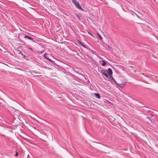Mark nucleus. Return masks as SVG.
<instances>
[{"label":"nucleus","instance_id":"20e7f679","mask_svg":"<svg viewBox=\"0 0 158 158\" xmlns=\"http://www.w3.org/2000/svg\"><path fill=\"white\" fill-rule=\"evenodd\" d=\"M106 71L108 73V74H109L110 76L112 74V71L111 69L110 68H108V71H107L106 70Z\"/></svg>","mask_w":158,"mask_h":158},{"label":"nucleus","instance_id":"9d476101","mask_svg":"<svg viewBox=\"0 0 158 158\" xmlns=\"http://www.w3.org/2000/svg\"><path fill=\"white\" fill-rule=\"evenodd\" d=\"M21 55L22 56H23V59H26V60H27V57L26 56H25V55H23L22 53H21Z\"/></svg>","mask_w":158,"mask_h":158},{"label":"nucleus","instance_id":"39448f33","mask_svg":"<svg viewBox=\"0 0 158 158\" xmlns=\"http://www.w3.org/2000/svg\"><path fill=\"white\" fill-rule=\"evenodd\" d=\"M24 38H27L29 40H33V38H31V37L28 36L27 35H25L24 36Z\"/></svg>","mask_w":158,"mask_h":158},{"label":"nucleus","instance_id":"1a4fd4ad","mask_svg":"<svg viewBox=\"0 0 158 158\" xmlns=\"http://www.w3.org/2000/svg\"><path fill=\"white\" fill-rule=\"evenodd\" d=\"M98 35L100 40H102V37L101 36V35L98 33Z\"/></svg>","mask_w":158,"mask_h":158},{"label":"nucleus","instance_id":"f257e3e1","mask_svg":"<svg viewBox=\"0 0 158 158\" xmlns=\"http://www.w3.org/2000/svg\"><path fill=\"white\" fill-rule=\"evenodd\" d=\"M106 71L105 70H102V73L107 79L110 80L111 81L113 80L115 83H117L116 81H115L113 77L112 76H109L106 73Z\"/></svg>","mask_w":158,"mask_h":158},{"label":"nucleus","instance_id":"ddd939ff","mask_svg":"<svg viewBox=\"0 0 158 158\" xmlns=\"http://www.w3.org/2000/svg\"><path fill=\"white\" fill-rule=\"evenodd\" d=\"M106 101L107 102H108V103H110V104H112V102H110V101H108V100H106Z\"/></svg>","mask_w":158,"mask_h":158},{"label":"nucleus","instance_id":"4468645a","mask_svg":"<svg viewBox=\"0 0 158 158\" xmlns=\"http://www.w3.org/2000/svg\"><path fill=\"white\" fill-rule=\"evenodd\" d=\"M18 156V152H16V154H15V156L17 157V156Z\"/></svg>","mask_w":158,"mask_h":158},{"label":"nucleus","instance_id":"0eeeda50","mask_svg":"<svg viewBox=\"0 0 158 158\" xmlns=\"http://www.w3.org/2000/svg\"><path fill=\"white\" fill-rule=\"evenodd\" d=\"M44 57L48 59L50 61H51L52 62H53V61H52V60H51L50 59L48 58V56H46V54H44Z\"/></svg>","mask_w":158,"mask_h":158},{"label":"nucleus","instance_id":"a211bd4d","mask_svg":"<svg viewBox=\"0 0 158 158\" xmlns=\"http://www.w3.org/2000/svg\"><path fill=\"white\" fill-rule=\"evenodd\" d=\"M109 100H110L111 101V102H112V101L111 100V99H110Z\"/></svg>","mask_w":158,"mask_h":158},{"label":"nucleus","instance_id":"f03ea898","mask_svg":"<svg viewBox=\"0 0 158 158\" xmlns=\"http://www.w3.org/2000/svg\"><path fill=\"white\" fill-rule=\"evenodd\" d=\"M72 1L77 8L81 10H84L83 9L81 8L79 2H77V0H72Z\"/></svg>","mask_w":158,"mask_h":158},{"label":"nucleus","instance_id":"f8f14e48","mask_svg":"<svg viewBox=\"0 0 158 158\" xmlns=\"http://www.w3.org/2000/svg\"><path fill=\"white\" fill-rule=\"evenodd\" d=\"M76 16L77 17V18H78V20L79 21H81V19H80V18L79 17V16L78 15H77V14H76Z\"/></svg>","mask_w":158,"mask_h":158},{"label":"nucleus","instance_id":"9b49d317","mask_svg":"<svg viewBox=\"0 0 158 158\" xmlns=\"http://www.w3.org/2000/svg\"><path fill=\"white\" fill-rule=\"evenodd\" d=\"M79 44H81V46L82 47L85 48V46L81 42H79Z\"/></svg>","mask_w":158,"mask_h":158},{"label":"nucleus","instance_id":"7ed1b4c3","mask_svg":"<svg viewBox=\"0 0 158 158\" xmlns=\"http://www.w3.org/2000/svg\"><path fill=\"white\" fill-rule=\"evenodd\" d=\"M92 96L93 97H95L98 98H100V96L99 94L98 93H94L92 94Z\"/></svg>","mask_w":158,"mask_h":158},{"label":"nucleus","instance_id":"6e6552de","mask_svg":"<svg viewBox=\"0 0 158 158\" xmlns=\"http://www.w3.org/2000/svg\"><path fill=\"white\" fill-rule=\"evenodd\" d=\"M102 63L101 64L103 66H105L106 64V62L105 60H103L102 61Z\"/></svg>","mask_w":158,"mask_h":158},{"label":"nucleus","instance_id":"2eb2a0df","mask_svg":"<svg viewBox=\"0 0 158 158\" xmlns=\"http://www.w3.org/2000/svg\"><path fill=\"white\" fill-rule=\"evenodd\" d=\"M88 31V33L89 34H90V35H91L93 36V35L91 33H90L89 32V31Z\"/></svg>","mask_w":158,"mask_h":158},{"label":"nucleus","instance_id":"423d86ee","mask_svg":"<svg viewBox=\"0 0 158 158\" xmlns=\"http://www.w3.org/2000/svg\"><path fill=\"white\" fill-rule=\"evenodd\" d=\"M26 48L27 49V51H30V50L32 52L33 51V49L32 48H30L29 47L27 46L26 47Z\"/></svg>","mask_w":158,"mask_h":158},{"label":"nucleus","instance_id":"f3484780","mask_svg":"<svg viewBox=\"0 0 158 158\" xmlns=\"http://www.w3.org/2000/svg\"><path fill=\"white\" fill-rule=\"evenodd\" d=\"M70 75H71V76H72L73 75L71 73H70Z\"/></svg>","mask_w":158,"mask_h":158},{"label":"nucleus","instance_id":"dca6fc26","mask_svg":"<svg viewBox=\"0 0 158 158\" xmlns=\"http://www.w3.org/2000/svg\"><path fill=\"white\" fill-rule=\"evenodd\" d=\"M32 42H35V41L33 39L32 40H31Z\"/></svg>","mask_w":158,"mask_h":158}]
</instances>
